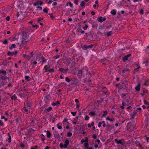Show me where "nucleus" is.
<instances>
[{
    "label": "nucleus",
    "instance_id": "35",
    "mask_svg": "<svg viewBox=\"0 0 149 149\" xmlns=\"http://www.w3.org/2000/svg\"><path fill=\"white\" fill-rule=\"evenodd\" d=\"M112 33V31H110L108 32L107 33V36H111Z\"/></svg>",
    "mask_w": 149,
    "mask_h": 149
},
{
    "label": "nucleus",
    "instance_id": "3",
    "mask_svg": "<svg viewBox=\"0 0 149 149\" xmlns=\"http://www.w3.org/2000/svg\"><path fill=\"white\" fill-rule=\"evenodd\" d=\"M19 38V35H16L14 37H11L10 38V40L11 41H15L17 40Z\"/></svg>",
    "mask_w": 149,
    "mask_h": 149
},
{
    "label": "nucleus",
    "instance_id": "46",
    "mask_svg": "<svg viewBox=\"0 0 149 149\" xmlns=\"http://www.w3.org/2000/svg\"><path fill=\"white\" fill-rule=\"evenodd\" d=\"M57 128L59 129H61L62 128V127L61 126H60L58 125V124H57Z\"/></svg>",
    "mask_w": 149,
    "mask_h": 149
},
{
    "label": "nucleus",
    "instance_id": "48",
    "mask_svg": "<svg viewBox=\"0 0 149 149\" xmlns=\"http://www.w3.org/2000/svg\"><path fill=\"white\" fill-rule=\"evenodd\" d=\"M86 71H87V72H86V74L87 75H89L90 74V72H89L88 71V69L87 68H86Z\"/></svg>",
    "mask_w": 149,
    "mask_h": 149
},
{
    "label": "nucleus",
    "instance_id": "21",
    "mask_svg": "<svg viewBox=\"0 0 149 149\" xmlns=\"http://www.w3.org/2000/svg\"><path fill=\"white\" fill-rule=\"evenodd\" d=\"M129 71V69L127 68H124L122 70L123 73H125L126 72H128Z\"/></svg>",
    "mask_w": 149,
    "mask_h": 149
},
{
    "label": "nucleus",
    "instance_id": "15",
    "mask_svg": "<svg viewBox=\"0 0 149 149\" xmlns=\"http://www.w3.org/2000/svg\"><path fill=\"white\" fill-rule=\"evenodd\" d=\"M135 144H136V146L137 147H141V145L139 142L138 141H136L135 142Z\"/></svg>",
    "mask_w": 149,
    "mask_h": 149
},
{
    "label": "nucleus",
    "instance_id": "34",
    "mask_svg": "<svg viewBox=\"0 0 149 149\" xmlns=\"http://www.w3.org/2000/svg\"><path fill=\"white\" fill-rule=\"evenodd\" d=\"M72 135V133L70 132H68L67 134V136L68 137H71Z\"/></svg>",
    "mask_w": 149,
    "mask_h": 149
},
{
    "label": "nucleus",
    "instance_id": "10",
    "mask_svg": "<svg viewBox=\"0 0 149 149\" xmlns=\"http://www.w3.org/2000/svg\"><path fill=\"white\" fill-rule=\"evenodd\" d=\"M131 56L130 54H129L125 56L123 58L124 61H125L128 60V58Z\"/></svg>",
    "mask_w": 149,
    "mask_h": 149
},
{
    "label": "nucleus",
    "instance_id": "24",
    "mask_svg": "<svg viewBox=\"0 0 149 149\" xmlns=\"http://www.w3.org/2000/svg\"><path fill=\"white\" fill-rule=\"evenodd\" d=\"M60 103L59 101H57L56 102L53 103L52 104V105L53 106H57Z\"/></svg>",
    "mask_w": 149,
    "mask_h": 149
},
{
    "label": "nucleus",
    "instance_id": "55",
    "mask_svg": "<svg viewBox=\"0 0 149 149\" xmlns=\"http://www.w3.org/2000/svg\"><path fill=\"white\" fill-rule=\"evenodd\" d=\"M76 112H71V113L72 115L74 116L76 115Z\"/></svg>",
    "mask_w": 149,
    "mask_h": 149
},
{
    "label": "nucleus",
    "instance_id": "58",
    "mask_svg": "<svg viewBox=\"0 0 149 149\" xmlns=\"http://www.w3.org/2000/svg\"><path fill=\"white\" fill-rule=\"evenodd\" d=\"M149 48V45L147 47V49H146V52L148 53L149 52V50L148 49Z\"/></svg>",
    "mask_w": 149,
    "mask_h": 149
},
{
    "label": "nucleus",
    "instance_id": "27",
    "mask_svg": "<svg viewBox=\"0 0 149 149\" xmlns=\"http://www.w3.org/2000/svg\"><path fill=\"white\" fill-rule=\"evenodd\" d=\"M140 68H141V67L140 66L138 65L137 67L134 69V70L135 72H137L138 71V70Z\"/></svg>",
    "mask_w": 149,
    "mask_h": 149
},
{
    "label": "nucleus",
    "instance_id": "61",
    "mask_svg": "<svg viewBox=\"0 0 149 149\" xmlns=\"http://www.w3.org/2000/svg\"><path fill=\"white\" fill-rule=\"evenodd\" d=\"M144 103L145 104H148V103L146 100H143Z\"/></svg>",
    "mask_w": 149,
    "mask_h": 149
},
{
    "label": "nucleus",
    "instance_id": "6",
    "mask_svg": "<svg viewBox=\"0 0 149 149\" xmlns=\"http://www.w3.org/2000/svg\"><path fill=\"white\" fill-rule=\"evenodd\" d=\"M25 112H26L27 113L30 112V109L29 108L26 107H24L22 109Z\"/></svg>",
    "mask_w": 149,
    "mask_h": 149
},
{
    "label": "nucleus",
    "instance_id": "8",
    "mask_svg": "<svg viewBox=\"0 0 149 149\" xmlns=\"http://www.w3.org/2000/svg\"><path fill=\"white\" fill-rule=\"evenodd\" d=\"M102 124H103V126L104 127H105L106 126V124L105 123V121H103L102 122H99L98 125V127H100L101 126V125H102Z\"/></svg>",
    "mask_w": 149,
    "mask_h": 149
},
{
    "label": "nucleus",
    "instance_id": "20",
    "mask_svg": "<svg viewBox=\"0 0 149 149\" xmlns=\"http://www.w3.org/2000/svg\"><path fill=\"white\" fill-rule=\"evenodd\" d=\"M97 19L98 21L101 23L103 21V17H100L98 18Z\"/></svg>",
    "mask_w": 149,
    "mask_h": 149
},
{
    "label": "nucleus",
    "instance_id": "36",
    "mask_svg": "<svg viewBox=\"0 0 149 149\" xmlns=\"http://www.w3.org/2000/svg\"><path fill=\"white\" fill-rule=\"evenodd\" d=\"M68 4H69L70 6L71 7H73V4L72 3L70 2L66 4L67 6H68Z\"/></svg>",
    "mask_w": 149,
    "mask_h": 149
},
{
    "label": "nucleus",
    "instance_id": "57",
    "mask_svg": "<svg viewBox=\"0 0 149 149\" xmlns=\"http://www.w3.org/2000/svg\"><path fill=\"white\" fill-rule=\"evenodd\" d=\"M6 19L8 21H9L10 20V17L9 16H8L6 18Z\"/></svg>",
    "mask_w": 149,
    "mask_h": 149
},
{
    "label": "nucleus",
    "instance_id": "14",
    "mask_svg": "<svg viewBox=\"0 0 149 149\" xmlns=\"http://www.w3.org/2000/svg\"><path fill=\"white\" fill-rule=\"evenodd\" d=\"M89 115L91 116H94L96 115L95 111H91L89 113Z\"/></svg>",
    "mask_w": 149,
    "mask_h": 149
},
{
    "label": "nucleus",
    "instance_id": "63",
    "mask_svg": "<svg viewBox=\"0 0 149 149\" xmlns=\"http://www.w3.org/2000/svg\"><path fill=\"white\" fill-rule=\"evenodd\" d=\"M60 56V55H56V56H54V57H55L56 59H57V58H58Z\"/></svg>",
    "mask_w": 149,
    "mask_h": 149
},
{
    "label": "nucleus",
    "instance_id": "41",
    "mask_svg": "<svg viewBox=\"0 0 149 149\" xmlns=\"http://www.w3.org/2000/svg\"><path fill=\"white\" fill-rule=\"evenodd\" d=\"M49 72H54V69L53 68L52 69H50L47 70Z\"/></svg>",
    "mask_w": 149,
    "mask_h": 149
},
{
    "label": "nucleus",
    "instance_id": "54",
    "mask_svg": "<svg viewBox=\"0 0 149 149\" xmlns=\"http://www.w3.org/2000/svg\"><path fill=\"white\" fill-rule=\"evenodd\" d=\"M11 137L10 136H9V138L8 139V142L9 143H10L11 141Z\"/></svg>",
    "mask_w": 149,
    "mask_h": 149
},
{
    "label": "nucleus",
    "instance_id": "1",
    "mask_svg": "<svg viewBox=\"0 0 149 149\" xmlns=\"http://www.w3.org/2000/svg\"><path fill=\"white\" fill-rule=\"evenodd\" d=\"M29 40L28 37L26 34H23L22 36V39L21 43H18L17 44L19 45L24 44Z\"/></svg>",
    "mask_w": 149,
    "mask_h": 149
},
{
    "label": "nucleus",
    "instance_id": "22",
    "mask_svg": "<svg viewBox=\"0 0 149 149\" xmlns=\"http://www.w3.org/2000/svg\"><path fill=\"white\" fill-rule=\"evenodd\" d=\"M69 141L68 139H66L65 141V146L67 147L69 143Z\"/></svg>",
    "mask_w": 149,
    "mask_h": 149
},
{
    "label": "nucleus",
    "instance_id": "42",
    "mask_svg": "<svg viewBox=\"0 0 149 149\" xmlns=\"http://www.w3.org/2000/svg\"><path fill=\"white\" fill-rule=\"evenodd\" d=\"M107 112L106 111H104V113L102 115L103 117L107 115Z\"/></svg>",
    "mask_w": 149,
    "mask_h": 149
},
{
    "label": "nucleus",
    "instance_id": "59",
    "mask_svg": "<svg viewBox=\"0 0 149 149\" xmlns=\"http://www.w3.org/2000/svg\"><path fill=\"white\" fill-rule=\"evenodd\" d=\"M43 11L45 13H47L48 10L46 8H44L43 9Z\"/></svg>",
    "mask_w": 149,
    "mask_h": 149
},
{
    "label": "nucleus",
    "instance_id": "23",
    "mask_svg": "<svg viewBox=\"0 0 149 149\" xmlns=\"http://www.w3.org/2000/svg\"><path fill=\"white\" fill-rule=\"evenodd\" d=\"M60 147L61 148H67V146H65V144H62V143H60Z\"/></svg>",
    "mask_w": 149,
    "mask_h": 149
},
{
    "label": "nucleus",
    "instance_id": "44",
    "mask_svg": "<svg viewBox=\"0 0 149 149\" xmlns=\"http://www.w3.org/2000/svg\"><path fill=\"white\" fill-rule=\"evenodd\" d=\"M107 127L109 130H111V126L109 125H108Z\"/></svg>",
    "mask_w": 149,
    "mask_h": 149
},
{
    "label": "nucleus",
    "instance_id": "39",
    "mask_svg": "<svg viewBox=\"0 0 149 149\" xmlns=\"http://www.w3.org/2000/svg\"><path fill=\"white\" fill-rule=\"evenodd\" d=\"M85 119L86 120H87L89 119V117L88 115H86L85 116Z\"/></svg>",
    "mask_w": 149,
    "mask_h": 149
},
{
    "label": "nucleus",
    "instance_id": "45",
    "mask_svg": "<svg viewBox=\"0 0 149 149\" xmlns=\"http://www.w3.org/2000/svg\"><path fill=\"white\" fill-rule=\"evenodd\" d=\"M3 43L4 44H6L8 43L7 40L6 39L4 40L3 42Z\"/></svg>",
    "mask_w": 149,
    "mask_h": 149
},
{
    "label": "nucleus",
    "instance_id": "18",
    "mask_svg": "<svg viewBox=\"0 0 149 149\" xmlns=\"http://www.w3.org/2000/svg\"><path fill=\"white\" fill-rule=\"evenodd\" d=\"M0 73L4 75H6V71L3 70H0Z\"/></svg>",
    "mask_w": 149,
    "mask_h": 149
},
{
    "label": "nucleus",
    "instance_id": "40",
    "mask_svg": "<svg viewBox=\"0 0 149 149\" xmlns=\"http://www.w3.org/2000/svg\"><path fill=\"white\" fill-rule=\"evenodd\" d=\"M148 61L146 60H144L143 62V64H145L146 66H147V64L148 63Z\"/></svg>",
    "mask_w": 149,
    "mask_h": 149
},
{
    "label": "nucleus",
    "instance_id": "32",
    "mask_svg": "<svg viewBox=\"0 0 149 149\" xmlns=\"http://www.w3.org/2000/svg\"><path fill=\"white\" fill-rule=\"evenodd\" d=\"M39 4V1H37L36 2L33 4V5L36 6Z\"/></svg>",
    "mask_w": 149,
    "mask_h": 149
},
{
    "label": "nucleus",
    "instance_id": "7",
    "mask_svg": "<svg viewBox=\"0 0 149 149\" xmlns=\"http://www.w3.org/2000/svg\"><path fill=\"white\" fill-rule=\"evenodd\" d=\"M25 106L27 108H31V104L30 103H29L27 102H25L24 103Z\"/></svg>",
    "mask_w": 149,
    "mask_h": 149
},
{
    "label": "nucleus",
    "instance_id": "9",
    "mask_svg": "<svg viewBox=\"0 0 149 149\" xmlns=\"http://www.w3.org/2000/svg\"><path fill=\"white\" fill-rule=\"evenodd\" d=\"M34 130L32 129V128H30L29 129L27 132H26V134H31L33 132H34Z\"/></svg>",
    "mask_w": 149,
    "mask_h": 149
},
{
    "label": "nucleus",
    "instance_id": "60",
    "mask_svg": "<svg viewBox=\"0 0 149 149\" xmlns=\"http://www.w3.org/2000/svg\"><path fill=\"white\" fill-rule=\"evenodd\" d=\"M33 52H31L30 53V57H29V58H31L32 56L33 55Z\"/></svg>",
    "mask_w": 149,
    "mask_h": 149
},
{
    "label": "nucleus",
    "instance_id": "2",
    "mask_svg": "<svg viewBox=\"0 0 149 149\" xmlns=\"http://www.w3.org/2000/svg\"><path fill=\"white\" fill-rule=\"evenodd\" d=\"M115 141L118 144H120L121 145H123L124 144V143L123 141V140H119L117 139H115Z\"/></svg>",
    "mask_w": 149,
    "mask_h": 149
},
{
    "label": "nucleus",
    "instance_id": "49",
    "mask_svg": "<svg viewBox=\"0 0 149 149\" xmlns=\"http://www.w3.org/2000/svg\"><path fill=\"white\" fill-rule=\"evenodd\" d=\"M52 108L51 107H49L47 108V111H51V110H52Z\"/></svg>",
    "mask_w": 149,
    "mask_h": 149
},
{
    "label": "nucleus",
    "instance_id": "33",
    "mask_svg": "<svg viewBox=\"0 0 149 149\" xmlns=\"http://www.w3.org/2000/svg\"><path fill=\"white\" fill-rule=\"evenodd\" d=\"M85 3L84 1H81L80 4L81 6V7L85 5Z\"/></svg>",
    "mask_w": 149,
    "mask_h": 149
},
{
    "label": "nucleus",
    "instance_id": "56",
    "mask_svg": "<svg viewBox=\"0 0 149 149\" xmlns=\"http://www.w3.org/2000/svg\"><path fill=\"white\" fill-rule=\"evenodd\" d=\"M126 95L125 94H122L121 95V97L123 98H124V97Z\"/></svg>",
    "mask_w": 149,
    "mask_h": 149
},
{
    "label": "nucleus",
    "instance_id": "53",
    "mask_svg": "<svg viewBox=\"0 0 149 149\" xmlns=\"http://www.w3.org/2000/svg\"><path fill=\"white\" fill-rule=\"evenodd\" d=\"M38 22L40 21H42L43 19V18H41V17H39L38 19Z\"/></svg>",
    "mask_w": 149,
    "mask_h": 149
},
{
    "label": "nucleus",
    "instance_id": "31",
    "mask_svg": "<svg viewBox=\"0 0 149 149\" xmlns=\"http://www.w3.org/2000/svg\"><path fill=\"white\" fill-rule=\"evenodd\" d=\"M49 68V67L47 65H45L44 66V69H45V70H46V72H47V71H48L47 70H48V69Z\"/></svg>",
    "mask_w": 149,
    "mask_h": 149
},
{
    "label": "nucleus",
    "instance_id": "19",
    "mask_svg": "<svg viewBox=\"0 0 149 149\" xmlns=\"http://www.w3.org/2000/svg\"><path fill=\"white\" fill-rule=\"evenodd\" d=\"M116 12L115 10H112L111 11V13L113 15H114L116 14Z\"/></svg>",
    "mask_w": 149,
    "mask_h": 149
},
{
    "label": "nucleus",
    "instance_id": "28",
    "mask_svg": "<svg viewBox=\"0 0 149 149\" xmlns=\"http://www.w3.org/2000/svg\"><path fill=\"white\" fill-rule=\"evenodd\" d=\"M11 99L12 100H16L17 99V97L15 94L14 95L11 97Z\"/></svg>",
    "mask_w": 149,
    "mask_h": 149
},
{
    "label": "nucleus",
    "instance_id": "64",
    "mask_svg": "<svg viewBox=\"0 0 149 149\" xmlns=\"http://www.w3.org/2000/svg\"><path fill=\"white\" fill-rule=\"evenodd\" d=\"M95 141L97 142L98 144H99L100 142V140L98 139H97L95 140Z\"/></svg>",
    "mask_w": 149,
    "mask_h": 149
},
{
    "label": "nucleus",
    "instance_id": "16",
    "mask_svg": "<svg viewBox=\"0 0 149 149\" xmlns=\"http://www.w3.org/2000/svg\"><path fill=\"white\" fill-rule=\"evenodd\" d=\"M140 84L139 83L138 84V85L135 87L136 90L138 91H139L140 89Z\"/></svg>",
    "mask_w": 149,
    "mask_h": 149
},
{
    "label": "nucleus",
    "instance_id": "37",
    "mask_svg": "<svg viewBox=\"0 0 149 149\" xmlns=\"http://www.w3.org/2000/svg\"><path fill=\"white\" fill-rule=\"evenodd\" d=\"M30 78V77L29 76H25V79L27 80V81H29V79Z\"/></svg>",
    "mask_w": 149,
    "mask_h": 149
},
{
    "label": "nucleus",
    "instance_id": "38",
    "mask_svg": "<svg viewBox=\"0 0 149 149\" xmlns=\"http://www.w3.org/2000/svg\"><path fill=\"white\" fill-rule=\"evenodd\" d=\"M1 119H4L5 121H6L8 120L7 118H6L4 116H2L1 117Z\"/></svg>",
    "mask_w": 149,
    "mask_h": 149
},
{
    "label": "nucleus",
    "instance_id": "30",
    "mask_svg": "<svg viewBox=\"0 0 149 149\" xmlns=\"http://www.w3.org/2000/svg\"><path fill=\"white\" fill-rule=\"evenodd\" d=\"M36 7L37 9L36 10H42V8L41 7H40L39 6H37Z\"/></svg>",
    "mask_w": 149,
    "mask_h": 149
},
{
    "label": "nucleus",
    "instance_id": "62",
    "mask_svg": "<svg viewBox=\"0 0 149 149\" xmlns=\"http://www.w3.org/2000/svg\"><path fill=\"white\" fill-rule=\"evenodd\" d=\"M57 4V3L56 2H54L53 3H52V5L53 6H56V5Z\"/></svg>",
    "mask_w": 149,
    "mask_h": 149
},
{
    "label": "nucleus",
    "instance_id": "26",
    "mask_svg": "<svg viewBox=\"0 0 149 149\" xmlns=\"http://www.w3.org/2000/svg\"><path fill=\"white\" fill-rule=\"evenodd\" d=\"M42 61V64L44 63H45L46 62V60L44 57H42L41 58Z\"/></svg>",
    "mask_w": 149,
    "mask_h": 149
},
{
    "label": "nucleus",
    "instance_id": "50",
    "mask_svg": "<svg viewBox=\"0 0 149 149\" xmlns=\"http://www.w3.org/2000/svg\"><path fill=\"white\" fill-rule=\"evenodd\" d=\"M140 12L141 14H143V13H144V10L143 9H141L140 10Z\"/></svg>",
    "mask_w": 149,
    "mask_h": 149
},
{
    "label": "nucleus",
    "instance_id": "51",
    "mask_svg": "<svg viewBox=\"0 0 149 149\" xmlns=\"http://www.w3.org/2000/svg\"><path fill=\"white\" fill-rule=\"evenodd\" d=\"M0 125L2 126H3V123L2 121L1 120H0Z\"/></svg>",
    "mask_w": 149,
    "mask_h": 149
},
{
    "label": "nucleus",
    "instance_id": "52",
    "mask_svg": "<svg viewBox=\"0 0 149 149\" xmlns=\"http://www.w3.org/2000/svg\"><path fill=\"white\" fill-rule=\"evenodd\" d=\"M32 27L33 28H36V29H37V28L38 27V25H32Z\"/></svg>",
    "mask_w": 149,
    "mask_h": 149
},
{
    "label": "nucleus",
    "instance_id": "25",
    "mask_svg": "<svg viewBox=\"0 0 149 149\" xmlns=\"http://www.w3.org/2000/svg\"><path fill=\"white\" fill-rule=\"evenodd\" d=\"M88 27V24H86L85 25V26L83 27V29L84 30H86Z\"/></svg>",
    "mask_w": 149,
    "mask_h": 149
},
{
    "label": "nucleus",
    "instance_id": "11",
    "mask_svg": "<svg viewBox=\"0 0 149 149\" xmlns=\"http://www.w3.org/2000/svg\"><path fill=\"white\" fill-rule=\"evenodd\" d=\"M86 140L85 142L84 143V146L85 148L87 149L88 147V139L86 138Z\"/></svg>",
    "mask_w": 149,
    "mask_h": 149
},
{
    "label": "nucleus",
    "instance_id": "5",
    "mask_svg": "<svg viewBox=\"0 0 149 149\" xmlns=\"http://www.w3.org/2000/svg\"><path fill=\"white\" fill-rule=\"evenodd\" d=\"M77 74H81V76L84 77L85 76V74L84 73L82 70H78V73H77Z\"/></svg>",
    "mask_w": 149,
    "mask_h": 149
},
{
    "label": "nucleus",
    "instance_id": "43",
    "mask_svg": "<svg viewBox=\"0 0 149 149\" xmlns=\"http://www.w3.org/2000/svg\"><path fill=\"white\" fill-rule=\"evenodd\" d=\"M65 81L68 82H69L70 80L68 77H66L65 78Z\"/></svg>",
    "mask_w": 149,
    "mask_h": 149
},
{
    "label": "nucleus",
    "instance_id": "12",
    "mask_svg": "<svg viewBox=\"0 0 149 149\" xmlns=\"http://www.w3.org/2000/svg\"><path fill=\"white\" fill-rule=\"evenodd\" d=\"M17 53V52L16 51H15V53H14V52H8V56H12L14 55H16Z\"/></svg>",
    "mask_w": 149,
    "mask_h": 149
},
{
    "label": "nucleus",
    "instance_id": "4",
    "mask_svg": "<svg viewBox=\"0 0 149 149\" xmlns=\"http://www.w3.org/2000/svg\"><path fill=\"white\" fill-rule=\"evenodd\" d=\"M93 45L91 44L89 45H85L83 46V48L85 50H87L88 49V48H91L93 47Z\"/></svg>",
    "mask_w": 149,
    "mask_h": 149
},
{
    "label": "nucleus",
    "instance_id": "29",
    "mask_svg": "<svg viewBox=\"0 0 149 149\" xmlns=\"http://www.w3.org/2000/svg\"><path fill=\"white\" fill-rule=\"evenodd\" d=\"M15 44H13L11 46L9 47L10 49L11 50L13 48L15 47Z\"/></svg>",
    "mask_w": 149,
    "mask_h": 149
},
{
    "label": "nucleus",
    "instance_id": "17",
    "mask_svg": "<svg viewBox=\"0 0 149 149\" xmlns=\"http://www.w3.org/2000/svg\"><path fill=\"white\" fill-rule=\"evenodd\" d=\"M45 132H47V138H49L50 137L51 135V134L49 131H44Z\"/></svg>",
    "mask_w": 149,
    "mask_h": 149
},
{
    "label": "nucleus",
    "instance_id": "13",
    "mask_svg": "<svg viewBox=\"0 0 149 149\" xmlns=\"http://www.w3.org/2000/svg\"><path fill=\"white\" fill-rule=\"evenodd\" d=\"M59 71L63 73H66L68 71V69H67L65 70L63 69V68H61L59 69Z\"/></svg>",
    "mask_w": 149,
    "mask_h": 149
},
{
    "label": "nucleus",
    "instance_id": "47",
    "mask_svg": "<svg viewBox=\"0 0 149 149\" xmlns=\"http://www.w3.org/2000/svg\"><path fill=\"white\" fill-rule=\"evenodd\" d=\"M106 120H109L111 122L113 121L112 119L111 118H110L109 117H107Z\"/></svg>",
    "mask_w": 149,
    "mask_h": 149
}]
</instances>
